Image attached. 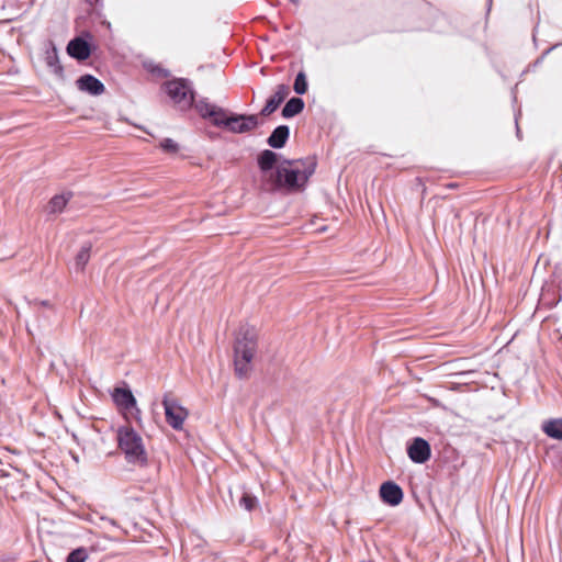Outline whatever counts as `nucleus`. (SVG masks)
Segmentation results:
<instances>
[{
	"label": "nucleus",
	"mask_w": 562,
	"mask_h": 562,
	"mask_svg": "<svg viewBox=\"0 0 562 562\" xmlns=\"http://www.w3.org/2000/svg\"><path fill=\"white\" fill-rule=\"evenodd\" d=\"M492 0H488V10L491 9Z\"/></svg>",
	"instance_id": "nucleus-30"
},
{
	"label": "nucleus",
	"mask_w": 562,
	"mask_h": 562,
	"mask_svg": "<svg viewBox=\"0 0 562 562\" xmlns=\"http://www.w3.org/2000/svg\"><path fill=\"white\" fill-rule=\"evenodd\" d=\"M88 550L85 547L72 549L66 557L65 562H86L88 559Z\"/></svg>",
	"instance_id": "nucleus-21"
},
{
	"label": "nucleus",
	"mask_w": 562,
	"mask_h": 562,
	"mask_svg": "<svg viewBox=\"0 0 562 562\" xmlns=\"http://www.w3.org/2000/svg\"><path fill=\"white\" fill-rule=\"evenodd\" d=\"M117 448L128 464L138 468L148 465V453L142 436L132 426H120L116 430Z\"/></svg>",
	"instance_id": "nucleus-3"
},
{
	"label": "nucleus",
	"mask_w": 562,
	"mask_h": 562,
	"mask_svg": "<svg viewBox=\"0 0 562 562\" xmlns=\"http://www.w3.org/2000/svg\"><path fill=\"white\" fill-rule=\"evenodd\" d=\"M45 64L57 78H65L64 67L59 60L58 48L53 41H48L46 45Z\"/></svg>",
	"instance_id": "nucleus-13"
},
{
	"label": "nucleus",
	"mask_w": 562,
	"mask_h": 562,
	"mask_svg": "<svg viewBox=\"0 0 562 562\" xmlns=\"http://www.w3.org/2000/svg\"><path fill=\"white\" fill-rule=\"evenodd\" d=\"M162 406L167 424L175 430H181L189 415L188 409L180 405L178 400L170 396V394L164 395Z\"/></svg>",
	"instance_id": "nucleus-8"
},
{
	"label": "nucleus",
	"mask_w": 562,
	"mask_h": 562,
	"mask_svg": "<svg viewBox=\"0 0 562 562\" xmlns=\"http://www.w3.org/2000/svg\"><path fill=\"white\" fill-rule=\"evenodd\" d=\"M305 102L301 97L290 98L282 108L281 115L283 119H292L303 112Z\"/></svg>",
	"instance_id": "nucleus-15"
},
{
	"label": "nucleus",
	"mask_w": 562,
	"mask_h": 562,
	"mask_svg": "<svg viewBox=\"0 0 562 562\" xmlns=\"http://www.w3.org/2000/svg\"><path fill=\"white\" fill-rule=\"evenodd\" d=\"M560 46H562V43H555L552 46H550L549 48H547L540 56H543V59H544L552 50H554L555 48H558Z\"/></svg>",
	"instance_id": "nucleus-25"
},
{
	"label": "nucleus",
	"mask_w": 562,
	"mask_h": 562,
	"mask_svg": "<svg viewBox=\"0 0 562 562\" xmlns=\"http://www.w3.org/2000/svg\"><path fill=\"white\" fill-rule=\"evenodd\" d=\"M541 430L551 439L562 440V418L544 420Z\"/></svg>",
	"instance_id": "nucleus-17"
},
{
	"label": "nucleus",
	"mask_w": 562,
	"mask_h": 562,
	"mask_svg": "<svg viewBox=\"0 0 562 562\" xmlns=\"http://www.w3.org/2000/svg\"><path fill=\"white\" fill-rule=\"evenodd\" d=\"M76 86L78 90L90 95L98 97L105 91L104 83L91 74H85L77 78Z\"/></svg>",
	"instance_id": "nucleus-12"
},
{
	"label": "nucleus",
	"mask_w": 562,
	"mask_h": 562,
	"mask_svg": "<svg viewBox=\"0 0 562 562\" xmlns=\"http://www.w3.org/2000/svg\"><path fill=\"white\" fill-rule=\"evenodd\" d=\"M256 161L266 190L283 193L303 191L317 166L315 158L288 159L271 149L261 150Z\"/></svg>",
	"instance_id": "nucleus-1"
},
{
	"label": "nucleus",
	"mask_w": 562,
	"mask_h": 562,
	"mask_svg": "<svg viewBox=\"0 0 562 562\" xmlns=\"http://www.w3.org/2000/svg\"><path fill=\"white\" fill-rule=\"evenodd\" d=\"M543 56H539L535 61H533V67H538L539 65H541L543 63Z\"/></svg>",
	"instance_id": "nucleus-27"
},
{
	"label": "nucleus",
	"mask_w": 562,
	"mask_h": 562,
	"mask_svg": "<svg viewBox=\"0 0 562 562\" xmlns=\"http://www.w3.org/2000/svg\"><path fill=\"white\" fill-rule=\"evenodd\" d=\"M515 124H516L517 137H520V130H519V126H518V114H515Z\"/></svg>",
	"instance_id": "nucleus-26"
},
{
	"label": "nucleus",
	"mask_w": 562,
	"mask_h": 562,
	"mask_svg": "<svg viewBox=\"0 0 562 562\" xmlns=\"http://www.w3.org/2000/svg\"><path fill=\"white\" fill-rule=\"evenodd\" d=\"M92 245L86 243L81 246L80 250L75 257V266L78 271H82L90 259Z\"/></svg>",
	"instance_id": "nucleus-18"
},
{
	"label": "nucleus",
	"mask_w": 562,
	"mask_h": 562,
	"mask_svg": "<svg viewBox=\"0 0 562 562\" xmlns=\"http://www.w3.org/2000/svg\"><path fill=\"white\" fill-rule=\"evenodd\" d=\"M95 49L93 35L89 31H83L80 35L71 38L66 47L67 54L78 61L87 60Z\"/></svg>",
	"instance_id": "nucleus-7"
},
{
	"label": "nucleus",
	"mask_w": 562,
	"mask_h": 562,
	"mask_svg": "<svg viewBox=\"0 0 562 562\" xmlns=\"http://www.w3.org/2000/svg\"><path fill=\"white\" fill-rule=\"evenodd\" d=\"M293 90L297 95H303L308 90L307 76L303 69L300 70L295 76L294 83H293Z\"/></svg>",
	"instance_id": "nucleus-19"
},
{
	"label": "nucleus",
	"mask_w": 562,
	"mask_h": 562,
	"mask_svg": "<svg viewBox=\"0 0 562 562\" xmlns=\"http://www.w3.org/2000/svg\"><path fill=\"white\" fill-rule=\"evenodd\" d=\"M111 397L115 406L124 415L131 414L136 420H140V409L137 407V401L132 389L127 383L115 386L111 392Z\"/></svg>",
	"instance_id": "nucleus-6"
},
{
	"label": "nucleus",
	"mask_w": 562,
	"mask_h": 562,
	"mask_svg": "<svg viewBox=\"0 0 562 562\" xmlns=\"http://www.w3.org/2000/svg\"><path fill=\"white\" fill-rule=\"evenodd\" d=\"M101 520L104 521L105 524L110 525L113 529L122 530V528L119 525V522L115 519H113V518L102 516Z\"/></svg>",
	"instance_id": "nucleus-24"
},
{
	"label": "nucleus",
	"mask_w": 562,
	"mask_h": 562,
	"mask_svg": "<svg viewBox=\"0 0 562 562\" xmlns=\"http://www.w3.org/2000/svg\"><path fill=\"white\" fill-rule=\"evenodd\" d=\"M300 0H290L291 3L296 4Z\"/></svg>",
	"instance_id": "nucleus-29"
},
{
	"label": "nucleus",
	"mask_w": 562,
	"mask_h": 562,
	"mask_svg": "<svg viewBox=\"0 0 562 562\" xmlns=\"http://www.w3.org/2000/svg\"><path fill=\"white\" fill-rule=\"evenodd\" d=\"M257 349V336L252 328H240L234 344L235 373L239 379L246 378Z\"/></svg>",
	"instance_id": "nucleus-5"
},
{
	"label": "nucleus",
	"mask_w": 562,
	"mask_h": 562,
	"mask_svg": "<svg viewBox=\"0 0 562 562\" xmlns=\"http://www.w3.org/2000/svg\"><path fill=\"white\" fill-rule=\"evenodd\" d=\"M100 1H101V0H86V2H87L88 4H90L91 7L97 5Z\"/></svg>",
	"instance_id": "nucleus-28"
},
{
	"label": "nucleus",
	"mask_w": 562,
	"mask_h": 562,
	"mask_svg": "<svg viewBox=\"0 0 562 562\" xmlns=\"http://www.w3.org/2000/svg\"><path fill=\"white\" fill-rule=\"evenodd\" d=\"M406 452L412 462L424 464L431 457V447L426 439L414 437L407 442Z\"/></svg>",
	"instance_id": "nucleus-9"
},
{
	"label": "nucleus",
	"mask_w": 562,
	"mask_h": 562,
	"mask_svg": "<svg viewBox=\"0 0 562 562\" xmlns=\"http://www.w3.org/2000/svg\"><path fill=\"white\" fill-rule=\"evenodd\" d=\"M379 495L384 504L395 507L402 503L404 492L394 481H385L380 485Z\"/></svg>",
	"instance_id": "nucleus-10"
},
{
	"label": "nucleus",
	"mask_w": 562,
	"mask_h": 562,
	"mask_svg": "<svg viewBox=\"0 0 562 562\" xmlns=\"http://www.w3.org/2000/svg\"><path fill=\"white\" fill-rule=\"evenodd\" d=\"M290 127L289 125L281 124L273 128L271 134L267 138L268 146L272 149H281L283 148L289 138H290Z\"/></svg>",
	"instance_id": "nucleus-14"
},
{
	"label": "nucleus",
	"mask_w": 562,
	"mask_h": 562,
	"mask_svg": "<svg viewBox=\"0 0 562 562\" xmlns=\"http://www.w3.org/2000/svg\"><path fill=\"white\" fill-rule=\"evenodd\" d=\"M162 89L170 100L179 105L181 110L188 111L194 109L200 114V102L204 98L196 99L198 92L190 79L173 77L162 83Z\"/></svg>",
	"instance_id": "nucleus-4"
},
{
	"label": "nucleus",
	"mask_w": 562,
	"mask_h": 562,
	"mask_svg": "<svg viewBox=\"0 0 562 562\" xmlns=\"http://www.w3.org/2000/svg\"><path fill=\"white\" fill-rule=\"evenodd\" d=\"M74 193L71 191H66L60 194H55L48 202V213L49 214H59L61 213L68 202L72 199Z\"/></svg>",
	"instance_id": "nucleus-16"
},
{
	"label": "nucleus",
	"mask_w": 562,
	"mask_h": 562,
	"mask_svg": "<svg viewBox=\"0 0 562 562\" xmlns=\"http://www.w3.org/2000/svg\"><path fill=\"white\" fill-rule=\"evenodd\" d=\"M238 504L247 512H251L258 506V498L250 493L244 492L238 499Z\"/></svg>",
	"instance_id": "nucleus-20"
},
{
	"label": "nucleus",
	"mask_w": 562,
	"mask_h": 562,
	"mask_svg": "<svg viewBox=\"0 0 562 562\" xmlns=\"http://www.w3.org/2000/svg\"><path fill=\"white\" fill-rule=\"evenodd\" d=\"M199 110L202 119L210 120L214 126L234 134L251 132L261 124L257 114L232 112L209 102L207 98L200 102Z\"/></svg>",
	"instance_id": "nucleus-2"
},
{
	"label": "nucleus",
	"mask_w": 562,
	"mask_h": 562,
	"mask_svg": "<svg viewBox=\"0 0 562 562\" xmlns=\"http://www.w3.org/2000/svg\"><path fill=\"white\" fill-rule=\"evenodd\" d=\"M151 72L161 78H168L170 76V71L168 69L162 68L161 66H158V65L151 69Z\"/></svg>",
	"instance_id": "nucleus-23"
},
{
	"label": "nucleus",
	"mask_w": 562,
	"mask_h": 562,
	"mask_svg": "<svg viewBox=\"0 0 562 562\" xmlns=\"http://www.w3.org/2000/svg\"><path fill=\"white\" fill-rule=\"evenodd\" d=\"M289 93L290 89L286 85H278L274 93L266 100V104L260 110L259 115L267 117L274 113L279 109V106L284 102Z\"/></svg>",
	"instance_id": "nucleus-11"
},
{
	"label": "nucleus",
	"mask_w": 562,
	"mask_h": 562,
	"mask_svg": "<svg viewBox=\"0 0 562 562\" xmlns=\"http://www.w3.org/2000/svg\"><path fill=\"white\" fill-rule=\"evenodd\" d=\"M159 147L162 151L170 154H175L179 150V144L169 137L164 138L160 142Z\"/></svg>",
	"instance_id": "nucleus-22"
}]
</instances>
